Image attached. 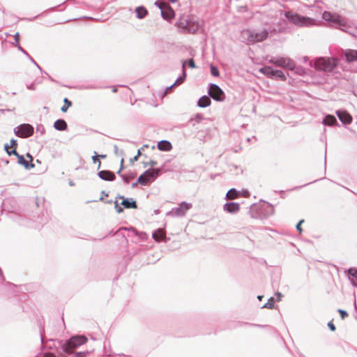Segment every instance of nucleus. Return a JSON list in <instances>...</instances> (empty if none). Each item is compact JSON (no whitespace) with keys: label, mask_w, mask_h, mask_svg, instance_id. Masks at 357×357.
I'll list each match as a JSON object with an SVG mask.
<instances>
[{"label":"nucleus","mask_w":357,"mask_h":357,"mask_svg":"<svg viewBox=\"0 0 357 357\" xmlns=\"http://www.w3.org/2000/svg\"><path fill=\"white\" fill-rule=\"evenodd\" d=\"M262 297H263L262 296H258L257 298L261 301Z\"/></svg>","instance_id":"nucleus-51"},{"label":"nucleus","mask_w":357,"mask_h":357,"mask_svg":"<svg viewBox=\"0 0 357 357\" xmlns=\"http://www.w3.org/2000/svg\"><path fill=\"white\" fill-rule=\"evenodd\" d=\"M302 222H303V220L300 221L299 223L296 226L297 229L299 230L300 231H301V225Z\"/></svg>","instance_id":"nucleus-42"},{"label":"nucleus","mask_w":357,"mask_h":357,"mask_svg":"<svg viewBox=\"0 0 357 357\" xmlns=\"http://www.w3.org/2000/svg\"><path fill=\"white\" fill-rule=\"evenodd\" d=\"M336 114L339 119L344 124H350L352 121V116L346 111L337 110Z\"/></svg>","instance_id":"nucleus-13"},{"label":"nucleus","mask_w":357,"mask_h":357,"mask_svg":"<svg viewBox=\"0 0 357 357\" xmlns=\"http://www.w3.org/2000/svg\"><path fill=\"white\" fill-rule=\"evenodd\" d=\"M210 104L211 99L206 96H204L202 98H200L197 102L198 106L200 107H208L210 105Z\"/></svg>","instance_id":"nucleus-24"},{"label":"nucleus","mask_w":357,"mask_h":357,"mask_svg":"<svg viewBox=\"0 0 357 357\" xmlns=\"http://www.w3.org/2000/svg\"><path fill=\"white\" fill-rule=\"evenodd\" d=\"M276 296L278 297L277 301H279L280 300V298H281V294L280 293H278L276 294Z\"/></svg>","instance_id":"nucleus-45"},{"label":"nucleus","mask_w":357,"mask_h":357,"mask_svg":"<svg viewBox=\"0 0 357 357\" xmlns=\"http://www.w3.org/2000/svg\"><path fill=\"white\" fill-rule=\"evenodd\" d=\"M158 149L162 151H169L172 149V144L167 140H162L158 143Z\"/></svg>","instance_id":"nucleus-19"},{"label":"nucleus","mask_w":357,"mask_h":357,"mask_svg":"<svg viewBox=\"0 0 357 357\" xmlns=\"http://www.w3.org/2000/svg\"><path fill=\"white\" fill-rule=\"evenodd\" d=\"M338 312H340V314H341V317L342 319H344L346 317H347L348 314L347 313L346 311L344 310H339Z\"/></svg>","instance_id":"nucleus-37"},{"label":"nucleus","mask_w":357,"mask_h":357,"mask_svg":"<svg viewBox=\"0 0 357 357\" xmlns=\"http://www.w3.org/2000/svg\"><path fill=\"white\" fill-rule=\"evenodd\" d=\"M338 59L334 57H320L315 60L314 67L319 70L331 72L338 64Z\"/></svg>","instance_id":"nucleus-4"},{"label":"nucleus","mask_w":357,"mask_h":357,"mask_svg":"<svg viewBox=\"0 0 357 357\" xmlns=\"http://www.w3.org/2000/svg\"><path fill=\"white\" fill-rule=\"evenodd\" d=\"M14 131L20 137H28L33 135V128L29 124H22L16 127Z\"/></svg>","instance_id":"nucleus-11"},{"label":"nucleus","mask_w":357,"mask_h":357,"mask_svg":"<svg viewBox=\"0 0 357 357\" xmlns=\"http://www.w3.org/2000/svg\"><path fill=\"white\" fill-rule=\"evenodd\" d=\"M191 208L192 204L181 202L178 207L173 208L168 214L172 216H184Z\"/></svg>","instance_id":"nucleus-10"},{"label":"nucleus","mask_w":357,"mask_h":357,"mask_svg":"<svg viewBox=\"0 0 357 357\" xmlns=\"http://www.w3.org/2000/svg\"><path fill=\"white\" fill-rule=\"evenodd\" d=\"M224 211L229 213H236L240 209L239 204L236 202L227 203L223 206Z\"/></svg>","instance_id":"nucleus-15"},{"label":"nucleus","mask_w":357,"mask_h":357,"mask_svg":"<svg viewBox=\"0 0 357 357\" xmlns=\"http://www.w3.org/2000/svg\"><path fill=\"white\" fill-rule=\"evenodd\" d=\"M349 275L354 277L357 280V269L356 268H350L349 270Z\"/></svg>","instance_id":"nucleus-34"},{"label":"nucleus","mask_w":357,"mask_h":357,"mask_svg":"<svg viewBox=\"0 0 357 357\" xmlns=\"http://www.w3.org/2000/svg\"><path fill=\"white\" fill-rule=\"evenodd\" d=\"M135 12L137 14V17L139 19L144 18L148 14L147 10L143 6L137 7L135 8Z\"/></svg>","instance_id":"nucleus-23"},{"label":"nucleus","mask_w":357,"mask_h":357,"mask_svg":"<svg viewBox=\"0 0 357 357\" xmlns=\"http://www.w3.org/2000/svg\"><path fill=\"white\" fill-rule=\"evenodd\" d=\"M208 94L214 100L218 101H222L225 99V94L223 91L215 84H211L210 85Z\"/></svg>","instance_id":"nucleus-12"},{"label":"nucleus","mask_w":357,"mask_h":357,"mask_svg":"<svg viewBox=\"0 0 357 357\" xmlns=\"http://www.w3.org/2000/svg\"><path fill=\"white\" fill-rule=\"evenodd\" d=\"M322 19L332 27L348 32L349 25L347 20L337 13L324 11Z\"/></svg>","instance_id":"nucleus-1"},{"label":"nucleus","mask_w":357,"mask_h":357,"mask_svg":"<svg viewBox=\"0 0 357 357\" xmlns=\"http://www.w3.org/2000/svg\"><path fill=\"white\" fill-rule=\"evenodd\" d=\"M274 307V298L273 297L270 298L268 300V302L266 303L262 307L263 308H268V309H272Z\"/></svg>","instance_id":"nucleus-30"},{"label":"nucleus","mask_w":357,"mask_h":357,"mask_svg":"<svg viewBox=\"0 0 357 357\" xmlns=\"http://www.w3.org/2000/svg\"><path fill=\"white\" fill-rule=\"evenodd\" d=\"M98 176L101 179L105 181H113L115 178L114 173L106 170L100 171L98 173Z\"/></svg>","instance_id":"nucleus-18"},{"label":"nucleus","mask_w":357,"mask_h":357,"mask_svg":"<svg viewBox=\"0 0 357 357\" xmlns=\"http://www.w3.org/2000/svg\"><path fill=\"white\" fill-rule=\"evenodd\" d=\"M27 157L29 158L31 160H33L32 156L29 153L27 154Z\"/></svg>","instance_id":"nucleus-49"},{"label":"nucleus","mask_w":357,"mask_h":357,"mask_svg":"<svg viewBox=\"0 0 357 357\" xmlns=\"http://www.w3.org/2000/svg\"><path fill=\"white\" fill-rule=\"evenodd\" d=\"M188 64L192 68H195L196 67L193 59H190L188 62Z\"/></svg>","instance_id":"nucleus-38"},{"label":"nucleus","mask_w":357,"mask_h":357,"mask_svg":"<svg viewBox=\"0 0 357 357\" xmlns=\"http://www.w3.org/2000/svg\"><path fill=\"white\" fill-rule=\"evenodd\" d=\"M161 11V15L165 20L170 21L175 17V13L172 7L166 2L162 0H158L155 2Z\"/></svg>","instance_id":"nucleus-8"},{"label":"nucleus","mask_w":357,"mask_h":357,"mask_svg":"<svg viewBox=\"0 0 357 357\" xmlns=\"http://www.w3.org/2000/svg\"><path fill=\"white\" fill-rule=\"evenodd\" d=\"M178 26L183 31L189 33L196 32L200 26L199 22L192 17L180 19Z\"/></svg>","instance_id":"nucleus-6"},{"label":"nucleus","mask_w":357,"mask_h":357,"mask_svg":"<svg viewBox=\"0 0 357 357\" xmlns=\"http://www.w3.org/2000/svg\"><path fill=\"white\" fill-rule=\"evenodd\" d=\"M123 180L125 181V182H126V183H127V182H128V181H129L130 178H129V177H128V176H123Z\"/></svg>","instance_id":"nucleus-44"},{"label":"nucleus","mask_w":357,"mask_h":357,"mask_svg":"<svg viewBox=\"0 0 357 357\" xmlns=\"http://www.w3.org/2000/svg\"><path fill=\"white\" fill-rule=\"evenodd\" d=\"M16 146H17V142H16V140H15V139H11V140H10V146H8V149H9L10 147H13V148H14V149L15 150Z\"/></svg>","instance_id":"nucleus-36"},{"label":"nucleus","mask_w":357,"mask_h":357,"mask_svg":"<svg viewBox=\"0 0 357 357\" xmlns=\"http://www.w3.org/2000/svg\"><path fill=\"white\" fill-rule=\"evenodd\" d=\"M5 150L6 151V152L8 153V155L14 154V155H17V158H18V162L20 164L22 165L23 166H24L25 168H26V169L29 168V165L28 162L26 160H25V159L24 158V157L22 155H18L15 149H13L12 151L8 150V145L6 144Z\"/></svg>","instance_id":"nucleus-14"},{"label":"nucleus","mask_w":357,"mask_h":357,"mask_svg":"<svg viewBox=\"0 0 357 357\" xmlns=\"http://www.w3.org/2000/svg\"><path fill=\"white\" fill-rule=\"evenodd\" d=\"M122 199L121 204L126 208H136V202L132 199H124L123 197H121Z\"/></svg>","instance_id":"nucleus-20"},{"label":"nucleus","mask_w":357,"mask_h":357,"mask_svg":"<svg viewBox=\"0 0 357 357\" xmlns=\"http://www.w3.org/2000/svg\"><path fill=\"white\" fill-rule=\"evenodd\" d=\"M248 193L247 192H245L243 193V196L246 197L248 195Z\"/></svg>","instance_id":"nucleus-52"},{"label":"nucleus","mask_w":357,"mask_h":357,"mask_svg":"<svg viewBox=\"0 0 357 357\" xmlns=\"http://www.w3.org/2000/svg\"><path fill=\"white\" fill-rule=\"evenodd\" d=\"M323 123L326 126H332L337 123V120L334 116L328 114L324 119Z\"/></svg>","instance_id":"nucleus-22"},{"label":"nucleus","mask_w":357,"mask_h":357,"mask_svg":"<svg viewBox=\"0 0 357 357\" xmlns=\"http://www.w3.org/2000/svg\"><path fill=\"white\" fill-rule=\"evenodd\" d=\"M98 155V158H106V155Z\"/></svg>","instance_id":"nucleus-47"},{"label":"nucleus","mask_w":357,"mask_h":357,"mask_svg":"<svg viewBox=\"0 0 357 357\" xmlns=\"http://www.w3.org/2000/svg\"><path fill=\"white\" fill-rule=\"evenodd\" d=\"M91 354V351H78L75 352L74 351L73 354V357H87Z\"/></svg>","instance_id":"nucleus-29"},{"label":"nucleus","mask_w":357,"mask_h":357,"mask_svg":"<svg viewBox=\"0 0 357 357\" xmlns=\"http://www.w3.org/2000/svg\"><path fill=\"white\" fill-rule=\"evenodd\" d=\"M18 47H19V49H20V50H22V52H24V50L21 48V47H20V46H19Z\"/></svg>","instance_id":"nucleus-54"},{"label":"nucleus","mask_w":357,"mask_h":357,"mask_svg":"<svg viewBox=\"0 0 357 357\" xmlns=\"http://www.w3.org/2000/svg\"><path fill=\"white\" fill-rule=\"evenodd\" d=\"M123 162H124V159H123V158H121V169L123 168Z\"/></svg>","instance_id":"nucleus-48"},{"label":"nucleus","mask_w":357,"mask_h":357,"mask_svg":"<svg viewBox=\"0 0 357 357\" xmlns=\"http://www.w3.org/2000/svg\"><path fill=\"white\" fill-rule=\"evenodd\" d=\"M197 118L201 119V116L199 115H197Z\"/></svg>","instance_id":"nucleus-55"},{"label":"nucleus","mask_w":357,"mask_h":357,"mask_svg":"<svg viewBox=\"0 0 357 357\" xmlns=\"http://www.w3.org/2000/svg\"><path fill=\"white\" fill-rule=\"evenodd\" d=\"M185 62H183V74L182 75L178 77L176 82L170 86L169 87V89H171L175 86H177V85H179L181 84H182L184 80L185 79V77H186V74H185Z\"/></svg>","instance_id":"nucleus-25"},{"label":"nucleus","mask_w":357,"mask_h":357,"mask_svg":"<svg viewBox=\"0 0 357 357\" xmlns=\"http://www.w3.org/2000/svg\"><path fill=\"white\" fill-rule=\"evenodd\" d=\"M268 36V32L265 30L259 32H255L250 30H244L241 33V38L247 43L261 42Z\"/></svg>","instance_id":"nucleus-5"},{"label":"nucleus","mask_w":357,"mask_h":357,"mask_svg":"<svg viewBox=\"0 0 357 357\" xmlns=\"http://www.w3.org/2000/svg\"><path fill=\"white\" fill-rule=\"evenodd\" d=\"M269 63L289 70H294L295 68L293 60L287 57L273 58L269 60Z\"/></svg>","instance_id":"nucleus-9"},{"label":"nucleus","mask_w":357,"mask_h":357,"mask_svg":"<svg viewBox=\"0 0 357 357\" xmlns=\"http://www.w3.org/2000/svg\"><path fill=\"white\" fill-rule=\"evenodd\" d=\"M155 163H156L155 162H153H153H151V165H155Z\"/></svg>","instance_id":"nucleus-53"},{"label":"nucleus","mask_w":357,"mask_h":357,"mask_svg":"<svg viewBox=\"0 0 357 357\" xmlns=\"http://www.w3.org/2000/svg\"><path fill=\"white\" fill-rule=\"evenodd\" d=\"M92 160H93V162L94 164H97L98 165V168L99 169L100 167V165H101V162L98 159V155H93L92 157Z\"/></svg>","instance_id":"nucleus-33"},{"label":"nucleus","mask_w":357,"mask_h":357,"mask_svg":"<svg viewBox=\"0 0 357 357\" xmlns=\"http://www.w3.org/2000/svg\"><path fill=\"white\" fill-rule=\"evenodd\" d=\"M115 208L118 213L122 212L123 209L119 206L117 202H115Z\"/></svg>","instance_id":"nucleus-39"},{"label":"nucleus","mask_w":357,"mask_h":357,"mask_svg":"<svg viewBox=\"0 0 357 357\" xmlns=\"http://www.w3.org/2000/svg\"><path fill=\"white\" fill-rule=\"evenodd\" d=\"M328 326L332 331H334L335 330V327L332 323H328Z\"/></svg>","instance_id":"nucleus-40"},{"label":"nucleus","mask_w":357,"mask_h":357,"mask_svg":"<svg viewBox=\"0 0 357 357\" xmlns=\"http://www.w3.org/2000/svg\"><path fill=\"white\" fill-rule=\"evenodd\" d=\"M172 3H176L178 1V0H169Z\"/></svg>","instance_id":"nucleus-50"},{"label":"nucleus","mask_w":357,"mask_h":357,"mask_svg":"<svg viewBox=\"0 0 357 357\" xmlns=\"http://www.w3.org/2000/svg\"><path fill=\"white\" fill-rule=\"evenodd\" d=\"M273 78H278L280 80H286V76L284 73L280 70H275L273 74Z\"/></svg>","instance_id":"nucleus-28"},{"label":"nucleus","mask_w":357,"mask_h":357,"mask_svg":"<svg viewBox=\"0 0 357 357\" xmlns=\"http://www.w3.org/2000/svg\"><path fill=\"white\" fill-rule=\"evenodd\" d=\"M15 42L17 43H19V40H20V36H19V33H17L15 35Z\"/></svg>","instance_id":"nucleus-41"},{"label":"nucleus","mask_w":357,"mask_h":357,"mask_svg":"<svg viewBox=\"0 0 357 357\" xmlns=\"http://www.w3.org/2000/svg\"><path fill=\"white\" fill-rule=\"evenodd\" d=\"M138 184H139V183H138V180H137V182H135V183H132V188H135V187H136Z\"/></svg>","instance_id":"nucleus-46"},{"label":"nucleus","mask_w":357,"mask_h":357,"mask_svg":"<svg viewBox=\"0 0 357 357\" xmlns=\"http://www.w3.org/2000/svg\"><path fill=\"white\" fill-rule=\"evenodd\" d=\"M160 171V169H150L146 170L138 177V183L142 185H149L156 179Z\"/></svg>","instance_id":"nucleus-7"},{"label":"nucleus","mask_w":357,"mask_h":357,"mask_svg":"<svg viewBox=\"0 0 357 357\" xmlns=\"http://www.w3.org/2000/svg\"><path fill=\"white\" fill-rule=\"evenodd\" d=\"M303 70L301 68H297L296 72L298 74H301L303 73Z\"/></svg>","instance_id":"nucleus-43"},{"label":"nucleus","mask_w":357,"mask_h":357,"mask_svg":"<svg viewBox=\"0 0 357 357\" xmlns=\"http://www.w3.org/2000/svg\"><path fill=\"white\" fill-rule=\"evenodd\" d=\"M274 70L275 69H273L271 66H264L259 69V72L261 73L264 74V75L270 78H273Z\"/></svg>","instance_id":"nucleus-21"},{"label":"nucleus","mask_w":357,"mask_h":357,"mask_svg":"<svg viewBox=\"0 0 357 357\" xmlns=\"http://www.w3.org/2000/svg\"><path fill=\"white\" fill-rule=\"evenodd\" d=\"M88 342V338L83 335H77L72 336L65 342H61V347L63 351L68 354H73L75 349L85 344Z\"/></svg>","instance_id":"nucleus-2"},{"label":"nucleus","mask_w":357,"mask_h":357,"mask_svg":"<svg viewBox=\"0 0 357 357\" xmlns=\"http://www.w3.org/2000/svg\"><path fill=\"white\" fill-rule=\"evenodd\" d=\"M54 127L58 130H64L67 128V124L65 121L59 119L54 122Z\"/></svg>","instance_id":"nucleus-27"},{"label":"nucleus","mask_w":357,"mask_h":357,"mask_svg":"<svg viewBox=\"0 0 357 357\" xmlns=\"http://www.w3.org/2000/svg\"><path fill=\"white\" fill-rule=\"evenodd\" d=\"M210 69H211V73L212 75H213L215 77L219 76V70L217 67L211 65L210 67Z\"/></svg>","instance_id":"nucleus-31"},{"label":"nucleus","mask_w":357,"mask_h":357,"mask_svg":"<svg viewBox=\"0 0 357 357\" xmlns=\"http://www.w3.org/2000/svg\"><path fill=\"white\" fill-rule=\"evenodd\" d=\"M240 196V192H238L236 189L232 188L230 189L227 195H226V199H234L238 198Z\"/></svg>","instance_id":"nucleus-26"},{"label":"nucleus","mask_w":357,"mask_h":357,"mask_svg":"<svg viewBox=\"0 0 357 357\" xmlns=\"http://www.w3.org/2000/svg\"><path fill=\"white\" fill-rule=\"evenodd\" d=\"M284 15L290 22L298 26H310L316 24L314 19L301 16L292 11L285 12Z\"/></svg>","instance_id":"nucleus-3"},{"label":"nucleus","mask_w":357,"mask_h":357,"mask_svg":"<svg viewBox=\"0 0 357 357\" xmlns=\"http://www.w3.org/2000/svg\"><path fill=\"white\" fill-rule=\"evenodd\" d=\"M153 238L155 241H165L166 239V234L163 229H158L156 231H155L152 234Z\"/></svg>","instance_id":"nucleus-17"},{"label":"nucleus","mask_w":357,"mask_h":357,"mask_svg":"<svg viewBox=\"0 0 357 357\" xmlns=\"http://www.w3.org/2000/svg\"><path fill=\"white\" fill-rule=\"evenodd\" d=\"M140 155H141V151H140V150H138L137 154L136 155H135L134 158L130 159V162L133 164L135 162L137 161Z\"/></svg>","instance_id":"nucleus-35"},{"label":"nucleus","mask_w":357,"mask_h":357,"mask_svg":"<svg viewBox=\"0 0 357 357\" xmlns=\"http://www.w3.org/2000/svg\"><path fill=\"white\" fill-rule=\"evenodd\" d=\"M71 105V102L67 99H64V105L61 107V111L65 112L68 108Z\"/></svg>","instance_id":"nucleus-32"},{"label":"nucleus","mask_w":357,"mask_h":357,"mask_svg":"<svg viewBox=\"0 0 357 357\" xmlns=\"http://www.w3.org/2000/svg\"><path fill=\"white\" fill-rule=\"evenodd\" d=\"M344 56L348 62L357 61V50H347L344 51Z\"/></svg>","instance_id":"nucleus-16"}]
</instances>
